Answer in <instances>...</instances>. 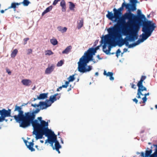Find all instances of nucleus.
<instances>
[{"label": "nucleus", "mask_w": 157, "mask_h": 157, "mask_svg": "<svg viewBox=\"0 0 157 157\" xmlns=\"http://www.w3.org/2000/svg\"><path fill=\"white\" fill-rule=\"evenodd\" d=\"M34 139H33L32 140V142L28 143V148L31 152L34 151H35V148L33 147L34 145Z\"/></svg>", "instance_id": "obj_21"}, {"label": "nucleus", "mask_w": 157, "mask_h": 157, "mask_svg": "<svg viewBox=\"0 0 157 157\" xmlns=\"http://www.w3.org/2000/svg\"><path fill=\"white\" fill-rule=\"evenodd\" d=\"M100 42L101 44L99 45L98 46L99 48L101 46H102V44L104 43V42H103L101 41H100Z\"/></svg>", "instance_id": "obj_64"}, {"label": "nucleus", "mask_w": 157, "mask_h": 157, "mask_svg": "<svg viewBox=\"0 0 157 157\" xmlns=\"http://www.w3.org/2000/svg\"><path fill=\"white\" fill-rule=\"evenodd\" d=\"M72 48V46L71 45L67 47L65 49L63 50L62 53L63 54H68L71 51Z\"/></svg>", "instance_id": "obj_28"}, {"label": "nucleus", "mask_w": 157, "mask_h": 157, "mask_svg": "<svg viewBox=\"0 0 157 157\" xmlns=\"http://www.w3.org/2000/svg\"><path fill=\"white\" fill-rule=\"evenodd\" d=\"M103 75L107 77H109V79L111 81H113L114 79L113 77V73L112 72H108L107 73L106 71L105 70L104 71Z\"/></svg>", "instance_id": "obj_17"}, {"label": "nucleus", "mask_w": 157, "mask_h": 157, "mask_svg": "<svg viewBox=\"0 0 157 157\" xmlns=\"http://www.w3.org/2000/svg\"><path fill=\"white\" fill-rule=\"evenodd\" d=\"M153 146L155 147L154 152L152 153V155L154 156L153 157H157V144H153Z\"/></svg>", "instance_id": "obj_34"}, {"label": "nucleus", "mask_w": 157, "mask_h": 157, "mask_svg": "<svg viewBox=\"0 0 157 157\" xmlns=\"http://www.w3.org/2000/svg\"><path fill=\"white\" fill-rule=\"evenodd\" d=\"M11 110L10 109H8L7 110L6 109L3 108L1 109V111L0 116V120L1 122H2L4 121H5L7 122L8 121V119H6V117H13V116L11 115Z\"/></svg>", "instance_id": "obj_11"}, {"label": "nucleus", "mask_w": 157, "mask_h": 157, "mask_svg": "<svg viewBox=\"0 0 157 157\" xmlns=\"http://www.w3.org/2000/svg\"><path fill=\"white\" fill-rule=\"evenodd\" d=\"M121 53V51L120 48H118L116 51L115 52H110L109 55H113L115 54H116V56L117 57V58H118L119 56L120 55V53Z\"/></svg>", "instance_id": "obj_31"}, {"label": "nucleus", "mask_w": 157, "mask_h": 157, "mask_svg": "<svg viewBox=\"0 0 157 157\" xmlns=\"http://www.w3.org/2000/svg\"><path fill=\"white\" fill-rule=\"evenodd\" d=\"M106 44H107L109 51H110L111 49L113 47H115L116 45L114 44L113 42L110 40H108L106 42Z\"/></svg>", "instance_id": "obj_18"}, {"label": "nucleus", "mask_w": 157, "mask_h": 157, "mask_svg": "<svg viewBox=\"0 0 157 157\" xmlns=\"http://www.w3.org/2000/svg\"><path fill=\"white\" fill-rule=\"evenodd\" d=\"M133 101L136 104H137L138 102V100L135 98L132 99Z\"/></svg>", "instance_id": "obj_58"}, {"label": "nucleus", "mask_w": 157, "mask_h": 157, "mask_svg": "<svg viewBox=\"0 0 157 157\" xmlns=\"http://www.w3.org/2000/svg\"><path fill=\"white\" fill-rule=\"evenodd\" d=\"M48 100H45L44 101H40L38 104L35 103L34 104H31L32 106L34 108H36L35 109H33L32 111L29 112V113L30 114H37L41 110L46 109L47 108L49 107L47 102Z\"/></svg>", "instance_id": "obj_7"}, {"label": "nucleus", "mask_w": 157, "mask_h": 157, "mask_svg": "<svg viewBox=\"0 0 157 157\" xmlns=\"http://www.w3.org/2000/svg\"><path fill=\"white\" fill-rule=\"evenodd\" d=\"M150 95V93L149 92H148L147 93H145L144 94V97H147V96H149Z\"/></svg>", "instance_id": "obj_62"}, {"label": "nucleus", "mask_w": 157, "mask_h": 157, "mask_svg": "<svg viewBox=\"0 0 157 157\" xmlns=\"http://www.w3.org/2000/svg\"><path fill=\"white\" fill-rule=\"evenodd\" d=\"M69 9L70 10L73 11H74L75 8V3H74L71 2H69Z\"/></svg>", "instance_id": "obj_29"}, {"label": "nucleus", "mask_w": 157, "mask_h": 157, "mask_svg": "<svg viewBox=\"0 0 157 157\" xmlns=\"http://www.w3.org/2000/svg\"><path fill=\"white\" fill-rule=\"evenodd\" d=\"M36 114H29L20 127L26 128L31 125L33 130L46 128L43 124H40V123L37 120L35 119Z\"/></svg>", "instance_id": "obj_3"}, {"label": "nucleus", "mask_w": 157, "mask_h": 157, "mask_svg": "<svg viewBox=\"0 0 157 157\" xmlns=\"http://www.w3.org/2000/svg\"><path fill=\"white\" fill-rule=\"evenodd\" d=\"M21 82L24 85L26 86H30L32 83V81L31 80L27 79L22 80Z\"/></svg>", "instance_id": "obj_24"}, {"label": "nucleus", "mask_w": 157, "mask_h": 157, "mask_svg": "<svg viewBox=\"0 0 157 157\" xmlns=\"http://www.w3.org/2000/svg\"><path fill=\"white\" fill-rule=\"evenodd\" d=\"M51 43L54 46L56 45L58 43L57 40L56 39H52L50 40Z\"/></svg>", "instance_id": "obj_36"}, {"label": "nucleus", "mask_w": 157, "mask_h": 157, "mask_svg": "<svg viewBox=\"0 0 157 157\" xmlns=\"http://www.w3.org/2000/svg\"><path fill=\"white\" fill-rule=\"evenodd\" d=\"M6 72L8 73L9 75H11V72L8 68H6Z\"/></svg>", "instance_id": "obj_48"}, {"label": "nucleus", "mask_w": 157, "mask_h": 157, "mask_svg": "<svg viewBox=\"0 0 157 157\" xmlns=\"http://www.w3.org/2000/svg\"><path fill=\"white\" fill-rule=\"evenodd\" d=\"M83 21L82 19H81L79 21V22L78 23L77 28L78 29L81 28L83 26Z\"/></svg>", "instance_id": "obj_37"}, {"label": "nucleus", "mask_w": 157, "mask_h": 157, "mask_svg": "<svg viewBox=\"0 0 157 157\" xmlns=\"http://www.w3.org/2000/svg\"><path fill=\"white\" fill-rule=\"evenodd\" d=\"M143 86V82L140 80L139 81L137 84V86L138 87V88H139V87H140Z\"/></svg>", "instance_id": "obj_42"}, {"label": "nucleus", "mask_w": 157, "mask_h": 157, "mask_svg": "<svg viewBox=\"0 0 157 157\" xmlns=\"http://www.w3.org/2000/svg\"><path fill=\"white\" fill-rule=\"evenodd\" d=\"M46 53L45 54L46 55L50 56L53 54V52L50 50H48L46 51Z\"/></svg>", "instance_id": "obj_43"}, {"label": "nucleus", "mask_w": 157, "mask_h": 157, "mask_svg": "<svg viewBox=\"0 0 157 157\" xmlns=\"http://www.w3.org/2000/svg\"><path fill=\"white\" fill-rule=\"evenodd\" d=\"M107 46L106 44H105V45H102V48H103V49H102L103 51H104L106 49Z\"/></svg>", "instance_id": "obj_57"}, {"label": "nucleus", "mask_w": 157, "mask_h": 157, "mask_svg": "<svg viewBox=\"0 0 157 157\" xmlns=\"http://www.w3.org/2000/svg\"><path fill=\"white\" fill-rule=\"evenodd\" d=\"M32 52V50L31 49H29L27 50V54L28 55H29Z\"/></svg>", "instance_id": "obj_55"}, {"label": "nucleus", "mask_w": 157, "mask_h": 157, "mask_svg": "<svg viewBox=\"0 0 157 157\" xmlns=\"http://www.w3.org/2000/svg\"><path fill=\"white\" fill-rule=\"evenodd\" d=\"M98 40H96L94 42L93 46L92 47H94L95 46H96L98 43Z\"/></svg>", "instance_id": "obj_53"}, {"label": "nucleus", "mask_w": 157, "mask_h": 157, "mask_svg": "<svg viewBox=\"0 0 157 157\" xmlns=\"http://www.w3.org/2000/svg\"><path fill=\"white\" fill-rule=\"evenodd\" d=\"M37 120L40 123V124H43L46 127H48V121L46 122L45 121L42 120V117H38Z\"/></svg>", "instance_id": "obj_23"}, {"label": "nucleus", "mask_w": 157, "mask_h": 157, "mask_svg": "<svg viewBox=\"0 0 157 157\" xmlns=\"http://www.w3.org/2000/svg\"><path fill=\"white\" fill-rule=\"evenodd\" d=\"M29 38H25L24 39V44H25L27 43V41L29 40Z\"/></svg>", "instance_id": "obj_56"}, {"label": "nucleus", "mask_w": 157, "mask_h": 157, "mask_svg": "<svg viewBox=\"0 0 157 157\" xmlns=\"http://www.w3.org/2000/svg\"><path fill=\"white\" fill-rule=\"evenodd\" d=\"M152 149L147 147L145 153L143 151L141 152L140 156L142 157H153L154 156L152 155Z\"/></svg>", "instance_id": "obj_13"}, {"label": "nucleus", "mask_w": 157, "mask_h": 157, "mask_svg": "<svg viewBox=\"0 0 157 157\" xmlns=\"http://www.w3.org/2000/svg\"><path fill=\"white\" fill-rule=\"evenodd\" d=\"M124 44V43L123 41L122 40V41L119 43L118 45L119 47H121Z\"/></svg>", "instance_id": "obj_46"}, {"label": "nucleus", "mask_w": 157, "mask_h": 157, "mask_svg": "<svg viewBox=\"0 0 157 157\" xmlns=\"http://www.w3.org/2000/svg\"><path fill=\"white\" fill-rule=\"evenodd\" d=\"M51 134L52 135V137L54 143H55V144L59 143V141L57 140V135L55 134L54 132L52 131V132H51Z\"/></svg>", "instance_id": "obj_25"}, {"label": "nucleus", "mask_w": 157, "mask_h": 157, "mask_svg": "<svg viewBox=\"0 0 157 157\" xmlns=\"http://www.w3.org/2000/svg\"><path fill=\"white\" fill-rule=\"evenodd\" d=\"M60 6L62 7V11L63 12L66 11V2L64 0H62L60 2Z\"/></svg>", "instance_id": "obj_26"}, {"label": "nucleus", "mask_w": 157, "mask_h": 157, "mask_svg": "<svg viewBox=\"0 0 157 157\" xmlns=\"http://www.w3.org/2000/svg\"><path fill=\"white\" fill-rule=\"evenodd\" d=\"M121 33L118 34L117 35L116 37L118 39H121L123 41L124 43V44H125V46H128L129 44V42H133L131 39L130 37H128V39L126 38V37L124 39L122 38H120L118 37V36L119 35L121 34Z\"/></svg>", "instance_id": "obj_16"}, {"label": "nucleus", "mask_w": 157, "mask_h": 157, "mask_svg": "<svg viewBox=\"0 0 157 157\" xmlns=\"http://www.w3.org/2000/svg\"><path fill=\"white\" fill-rule=\"evenodd\" d=\"M118 29V25H117V23H115L114 24V26H110V27L107 29V30L108 34H112L117 31Z\"/></svg>", "instance_id": "obj_15"}, {"label": "nucleus", "mask_w": 157, "mask_h": 157, "mask_svg": "<svg viewBox=\"0 0 157 157\" xmlns=\"http://www.w3.org/2000/svg\"><path fill=\"white\" fill-rule=\"evenodd\" d=\"M130 85L131 86V87L134 89L136 88V85L134 84L133 83H130Z\"/></svg>", "instance_id": "obj_54"}, {"label": "nucleus", "mask_w": 157, "mask_h": 157, "mask_svg": "<svg viewBox=\"0 0 157 157\" xmlns=\"http://www.w3.org/2000/svg\"><path fill=\"white\" fill-rule=\"evenodd\" d=\"M98 50L94 48V47H92L89 48L86 51L87 52H90L93 54L95 55V54L97 53V51Z\"/></svg>", "instance_id": "obj_30"}, {"label": "nucleus", "mask_w": 157, "mask_h": 157, "mask_svg": "<svg viewBox=\"0 0 157 157\" xmlns=\"http://www.w3.org/2000/svg\"><path fill=\"white\" fill-rule=\"evenodd\" d=\"M129 25L128 27V30L124 29L121 32V33L119 35L118 37L120 38H122L123 36H125L126 37H130L133 42L135 41L138 38V33L140 28L138 29L133 30L132 29L134 27V24H132V26L128 23Z\"/></svg>", "instance_id": "obj_4"}, {"label": "nucleus", "mask_w": 157, "mask_h": 157, "mask_svg": "<svg viewBox=\"0 0 157 157\" xmlns=\"http://www.w3.org/2000/svg\"><path fill=\"white\" fill-rule=\"evenodd\" d=\"M48 93H41L39 96H37V99L39 100L46 99L48 97Z\"/></svg>", "instance_id": "obj_19"}, {"label": "nucleus", "mask_w": 157, "mask_h": 157, "mask_svg": "<svg viewBox=\"0 0 157 157\" xmlns=\"http://www.w3.org/2000/svg\"><path fill=\"white\" fill-rule=\"evenodd\" d=\"M18 52V50L17 49H15L12 52L11 56V57L14 58L16 56Z\"/></svg>", "instance_id": "obj_35"}, {"label": "nucleus", "mask_w": 157, "mask_h": 157, "mask_svg": "<svg viewBox=\"0 0 157 157\" xmlns=\"http://www.w3.org/2000/svg\"><path fill=\"white\" fill-rule=\"evenodd\" d=\"M53 8V6L52 5H51L48 7H47L46 9L42 13V16H44V14L46 13L49 12L51 11Z\"/></svg>", "instance_id": "obj_27"}, {"label": "nucleus", "mask_w": 157, "mask_h": 157, "mask_svg": "<svg viewBox=\"0 0 157 157\" xmlns=\"http://www.w3.org/2000/svg\"><path fill=\"white\" fill-rule=\"evenodd\" d=\"M69 83L67 82V81H66L65 82V84L61 86L62 88H67L69 86Z\"/></svg>", "instance_id": "obj_41"}, {"label": "nucleus", "mask_w": 157, "mask_h": 157, "mask_svg": "<svg viewBox=\"0 0 157 157\" xmlns=\"http://www.w3.org/2000/svg\"><path fill=\"white\" fill-rule=\"evenodd\" d=\"M61 94H58L57 93L55 94L54 95H51L49 99H46V100H48L47 103L49 105V106H50L55 101H56L57 100H59L60 98Z\"/></svg>", "instance_id": "obj_12"}, {"label": "nucleus", "mask_w": 157, "mask_h": 157, "mask_svg": "<svg viewBox=\"0 0 157 157\" xmlns=\"http://www.w3.org/2000/svg\"><path fill=\"white\" fill-rule=\"evenodd\" d=\"M144 87L145 86H141L140 87H139V88H138L137 91L143 92L144 91Z\"/></svg>", "instance_id": "obj_45"}, {"label": "nucleus", "mask_w": 157, "mask_h": 157, "mask_svg": "<svg viewBox=\"0 0 157 157\" xmlns=\"http://www.w3.org/2000/svg\"><path fill=\"white\" fill-rule=\"evenodd\" d=\"M60 148H57L56 149H55L56 150V151H57L59 154H60V152L59 150V149Z\"/></svg>", "instance_id": "obj_63"}, {"label": "nucleus", "mask_w": 157, "mask_h": 157, "mask_svg": "<svg viewBox=\"0 0 157 157\" xmlns=\"http://www.w3.org/2000/svg\"><path fill=\"white\" fill-rule=\"evenodd\" d=\"M62 147L61 145L59 143L58 144H55L54 147H53V149L54 150L55 149H56L57 148H61Z\"/></svg>", "instance_id": "obj_40"}, {"label": "nucleus", "mask_w": 157, "mask_h": 157, "mask_svg": "<svg viewBox=\"0 0 157 157\" xmlns=\"http://www.w3.org/2000/svg\"><path fill=\"white\" fill-rule=\"evenodd\" d=\"M89 63L79 59L77 63L78 71L82 74L90 72L93 69V67L90 65H88Z\"/></svg>", "instance_id": "obj_8"}, {"label": "nucleus", "mask_w": 157, "mask_h": 157, "mask_svg": "<svg viewBox=\"0 0 157 157\" xmlns=\"http://www.w3.org/2000/svg\"><path fill=\"white\" fill-rule=\"evenodd\" d=\"M129 1V3H126L125 0H123V2L121 7L118 9L115 8L113 9V13L112 11H108L106 17L113 23L118 21L120 17L121 20L123 23H126V20H127L128 22L130 17L135 15L132 12H133L136 10L137 4L140 3V2L131 0Z\"/></svg>", "instance_id": "obj_1"}, {"label": "nucleus", "mask_w": 157, "mask_h": 157, "mask_svg": "<svg viewBox=\"0 0 157 157\" xmlns=\"http://www.w3.org/2000/svg\"><path fill=\"white\" fill-rule=\"evenodd\" d=\"M134 16H131L128 22L131 26H132V24H135L136 21H137L140 23L143 22L144 20L146 19L145 16L142 14L141 10L138 9L137 11V14H134Z\"/></svg>", "instance_id": "obj_9"}, {"label": "nucleus", "mask_w": 157, "mask_h": 157, "mask_svg": "<svg viewBox=\"0 0 157 157\" xmlns=\"http://www.w3.org/2000/svg\"><path fill=\"white\" fill-rule=\"evenodd\" d=\"M51 132H52V130L51 129L48 128V127H46L38 130H33V135L35 136V138L36 140H37L38 139H42L44 135L49 138Z\"/></svg>", "instance_id": "obj_6"}, {"label": "nucleus", "mask_w": 157, "mask_h": 157, "mask_svg": "<svg viewBox=\"0 0 157 157\" xmlns=\"http://www.w3.org/2000/svg\"><path fill=\"white\" fill-rule=\"evenodd\" d=\"M136 97L137 98H139V99L141 98V96L139 94L138 92V91L137 92V95H136Z\"/></svg>", "instance_id": "obj_59"}, {"label": "nucleus", "mask_w": 157, "mask_h": 157, "mask_svg": "<svg viewBox=\"0 0 157 157\" xmlns=\"http://www.w3.org/2000/svg\"><path fill=\"white\" fill-rule=\"evenodd\" d=\"M62 88L61 86H59V87L57 88L56 90L57 91H59L60 90H61Z\"/></svg>", "instance_id": "obj_61"}, {"label": "nucleus", "mask_w": 157, "mask_h": 157, "mask_svg": "<svg viewBox=\"0 0 157 157\" xmlns=\"http://www.w3.org/2000/svg\"><path fill=\"white\" fill-rule=\"evenodd\" d=\"M48 138V139L45 141V144H46L47 143H48L50 144V146L53 148V147H54V146H53L54 142L52 139V135L51 134H50L49 138Z\"/></svg>", "instance_id": "obj_20"}, {"label": "nucleus", "mask_w": 157, "mask_h": 157, "mask_svg": "<svg viewBox=\"0 0 157 157\" xmlns=\"http://www.w3.org/2000/svg\"><path fill=\"white\" fill-rule=\"evenodd\" d=\"M75 74L73 75H72L70 76L67 78L68 81L67 82L69 84L70 82H73L75 79Z\"/></svg>", "instance_id": "obj_33"}, {"label": "nucleus", "mask_w": 157, "mask_h": 157, "mask_svg": "<svg viewBox=\"0 0 157 157\" xmlns=\"http://www.w3.org/2000/svg\"><path fill=\"white\" fill-rule=\"evenodd\" d=\"M146 78V76L145 75H142L140 79V80L143 82L144 80H145Z\"/></svg>", "instance_id": "obj_47"}, {"label": "nucleus", "mask_w": 157, "mask_h": 157, "mask_svg": "<svg viewBox=\"0 0 157 157\" xmlns=\"http://www.w3.org/2000/svg\"><path fill=\"white\" fill-rule=\"evenodd\" d=\"M94 55L90 53L89 52H87V51H86L84 55L81 57L80 59L84 60L88 63L92 61L94 63H96L98 61V60H95L94 58Z\"/></svg>", "instance_id": "obj_10"}, {"label": "nucleus", "mask_w": 157, "mask_h": 157, "mask_svg": "<svg viewBox=\"0 0 157 157\" xmlns=\"http://www.w3.org/2000/svg\"><path fill=\"white\" fill-rule=\"evenodd\" d=\"M96 57L99 60H101L103 59V58L100 57V56L99 55H98L96 56Z\"/></svg>", "instance_id": "obj_60"}, {"label": "nucleus", "mask_w": 157, "mask_h": 157, "mask_svg": "<svg viewBox=\"0 0 157 157\" xmlns=\"http://www.w3.org/2000/svg\"><path fill=\"white\" fill-rule=\"evenodd\" d=\"M143 101V103L145 104L146 103V102L147 101V97H144L142 98Z\"/></svg>", "instance_id": "obj_44"}, {"label": "nucleus", "mask_w": 157, "mask_h": 157, "mask_svg": "<svg viewBox=\"0 0 157 157\" xmlns=\"http://www.w3.org/2000/svg\"><path fill=\"white\" fill-rule=\"evenodd\" d=\"M109 50H108L107 49H106L104 51H103V52L105 53V54L107 55H109V53L110 52V51H109Z\"/></svg>", "instance_id": "obj_51"}, {"label": "nucleus", "mask_w": 157, "mask_h": 157, "mask_svg": "<svg viewBox=\"0 0 157 157\" xmlns=\"http://www.w3.org/2000/svg\"><path fill=\"white\" fill-rule=\"evenodd\" d=\"M17 111L18 113L17 115L13 116V117L15 120L16 122L19 124L20 127L26 118L29 114V112L24 113L22 110V108L21 106H17L16 105L15 106L14 111Z\"/></svg>", "instance_id": "obj_5"}, {"label": "nucleus", "mask_w": 157, "mask_h": 157, "mask_svg": "<svg viewBox=\"0 0 157 157\" xmlns=\"http://www.w3.org/2000/svg\"><path fill=\"white\" fill-rule=\"evenodd\" d=\"M19 5H20V3L13 2L11 3V7H12L13 8H16Z\"/></svg>", "instance_id": "obj_38"}, {"label": "nucleus", "mask_w": 157, "mask_h": 157, "mask_svg": "<svg viewBox=\"0 0 157 157\" xmlns=\"http://www.w3.org/2000/svg\"><path fill=\"white\" fill-rule=\"evenodd\" d=\"M64 60H61L58 62L56 66L57 67H61L64 64Z\"/></svg>", "instance_id": "obj_39"}, {"label": "nucleus", "mask_w": 157, "mask_h": 157, "mask_svg": "<svg viewBox=\"0 0 157 157\" xmlns=\"http://www.w3.org/2000/svg\"><path fill=\"white\" fill-rule=\"evenodd\" d=\"M67 28L66 27H64L63 28H62V29L61 30H60V31L62 33H63L64 32H66L67 31Z\"/></svg>", "instance_id": "obj_49"}, {"label": "nucleus", "mask_w": 157, "mask_h": 157, "mask_svg": "<svg viewBox=\"0 0 157 157\" xmlns=\"http://www.w3.org/2000/svg\"><path fill=\"white\" fill-rule=\"evenodd\" d=\"M146 40L143 37H141L137 40L136 42H134L131 44H129L128 46V48H133L137 45H138L143 42Z\"/></svg>", "instance_id": "obj_14"}, {"label": "nucleus", "mask_w": 157, "mask_h": 157, "mask_svg": "<svg viewBox=\"0 0 157 157\" xmlns=\"http://www.w3.org/2000/svg\"><path fill=\"white\" fill-rule=\"evenodd\" d=\"M20 5L22 4L24 6H27L31 3V2L29 0H23L22 2H20Z\"/></svg>", "instance_id": "obj_32"}, {"label": "nucleus", "mask_w": 157, "mask_h": 157, "mask_svg": "<svg viewBox=\"0 0 157 157\" xmlns=\"http://www.w3.org/2000/svg\"><path fill=\"white\" fill-rule=\"evenodd\" d=\"M60 0H54L53 2L52 5L54 6L56 5L57 3Z\"/></svg>", "instance_id": "obj_52"}, {"label": "nucleus", "mask_w": 157, "mask_h": 157, "mask_svg": "<svg viewBox=\"0 0 157 157\" xmlns=\"http://www.w3.org/2000/svg\"><path fill=\"white\" fill-rule=\"evenodd\" d=\"M22 139H23V141L24 142V143L25 144V145L26 146L27 148H28V143L29 142H28V141L27 140H25L24 138H22Z\"/></svg>", "instance_id": "obj_50"}, {"label": "nucleus", "mask_w": 157, "mask_h": 157, "mask_svg": "<svg viewBox=\"0 0 157 157\" xmlns=\"http://www.w3.org/2000/svg\"><path fill=\"white\" fill-rule=\"evenodd\" d=\"M54 68V66L53 65H52L50 66H48L45 70V74L47 75L51 74L53 71Z\"/></svg>", "instance_id": "obj_22"}, {"label": "nucleus", "mask_w": 157, "mask_h": 157, "mask_svg": "<svg viewBox=\"0 0 157 157\" xmlns=\"http://www.w3.org/2000/svg\"><path fill=\"white\" fill-rule=\"evenodd\" d=\"M140 23L141 24L142 31L143 33L140 35V37H143L146 40L151 36L156 25L152 21L148 20L146 18L143 22Z\"/></svg>", "instance_id": "obj_2"}]
</instances>
